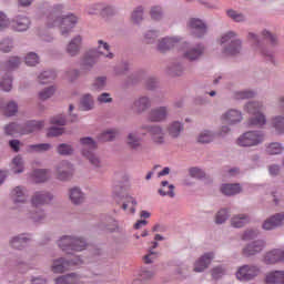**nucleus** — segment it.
Wrapping results in <instances>:
<instances>
[{
	"label": "nucleus",
	"instance_id": "58",
	"mask_svg": "<svg viewBox=\"0 0 284 284\" xmlns=\"http://www.w3.org/2000/svg\"><path fill=\"white\" fill-rule=\"evenodd\" d=\"M258 234H261L258 229H247L243 232L241 239H242V241H252V240L256 239V236H258Z\"/></svg>",
	"mask_w": 284,
	"mask_h": 284
},
{
	"label": "nucleus",
	"instance_id": "21",
	"mask_svg": "<svg viewBox=\"0 0 284 284\" xmlns=\"http://www.w3.org/2000/svg\"><path fill=\"white\" fill-rule=\"evenodd\" d=\"M30 26H32L30 18L20 14L12 20L11 30H14V32H28Z\"/></svg>",
	"mask_w": 284,
	"mask_h": 284
},
{
	"label": "nucleus",
	"instance_id": "43",
	"mask_svg": "<svg viewBox=\"0 0 284 284\" xmlns=\"http://www.w3.org/2000/svg\"><path fill=\"white\" fill-rule=\"evenodd\" d=\"M43 121L31 120L22 125L24 134H32V132H39L44 126Z\"/></svg>",
	"mask_w": 284,
	"mask_h": 284
},
{
	"label": "nucleus",
	"instance_id": "34",
	"mask_svg": "<svg viewBox=\"0 0 284 284\" xmlns=\"http://www.w3.org/2000/svg\"><path fill=\"white\" fill-rule=\"evenodd\" d=\"M250 223V215L245 213L236 214L231 217V226L240 230Z\"/></svg>",
	"mask_w": 284,
	"mask_h": 284
},
{
	"label": "nucleus",
	"instance_id": "40",
	"mask_svg": "<svg viewBox=\"0 0 284 284\" xmlns=\"http://www.w3.org/2000/svg\"><path fill=\"white\" fill-rule=\"evenodd\" d=\"M152 105V102L150 101V98L148 97H141L133 103V110L141 114V112H145L148 108Z\"/></svg>",
	"mask_w": 284,
	"mask_h": 284
},
{
	"label": "nucleus",
	"instance_id": "14",
	"mask_svg": "<svg viewBox=\"0 0 284 284\" xmlns=\"http://www.w3.org/2000/svg\"><path fill=\"white\" fill-rule=\"evenodd\" d=\"M143 130H148L152 143L155 145H164L165 143V131L161 125L142 126Z\"/></svg>",
	"mask_w": 284,
	"mask_h": 284
},
{
	"label": "nucleus",
	"instance_id": "42",
	"mask_svg": "<svg viewBox=\"0 0 284 284\" xmlns=\"http://www.w3.org/2000/svg\"><path fill=\"white\" fill-rule=\"evenodd\" d=\"M271 125L275 131V134L280 136L284 134V115H274L271 119Z\"/></svg>",
	"mask_w": 284,
	"mask_h": 284
},
{
	"label": "nucleus",
	"instance_id": "45",
	"mask_svg": "<svg viewBox=\"0 0 284 284\" xmlns=\"http://www.w3.org/2000/svg\"><path fill=\"white\" fill-rule=\"evenodd\" d=\"M256 97V92L250 89L234 91L232 98L235 101H243L245 99H254Z\"/></svg>",
	"mask_w": 284,
	"mask_h": 284
},
{
	"label": "nucleus",
	"instance_id": "41",
	"mask_svg": "<svg viewBox=\"0 0 284 284\" xmlns=\"http://www.w3.org/2000/svg\"><path fill=\"white\" fill-rule=\"evenodd\" d=\"M80 108L84 112H90L94 108V95L92 93H84L80 99Z\"/></svg>",
	"mask_w": 284,
	"mask_h": 284
},
{
	"label": "nucleus",
	"instance_id": "18",
	"mask_svg": "<svg viewBox=\"0 0 284 284\" xmlns=\"http://www.w3.org/2000/svg\"><path fill=\"white\" fill-rule=\"evenodd\" d=\"M265 240H255L243 247L242 254L244 256H256V254H261L265 250Z\"/></svg>",
	"mask_w": 284,
	"mask_h": 284
},
{
	"label": "nucleus",
	"instance_id": "37",
	"mask_svg": "<svg viewBox=\"0 0 284 284\" xmlns=\"http://www.w3.org/2000/svg\"><path fill=\"white\" fill-rule=\"evenodd\" d=\"M95 50L99 57H105V59H114V53L110 52V44L103 40L98 41V48Z\"/></svg>",
	"mask_w": 284,
	"mask_h": 284
},
{
	"label": "nucleus",
	"instance_id": "9",
	"mask_svg": "<svg viewBox=\"0 0 284 284\" xmlns=\"http://www.w3.org/2000/svg\"><path fill=\"white\" fill-rule=\"evenodd\" d=\"M83 260L81 257H75V260L68 261L63 257H60L58 260H53V263L51 265V270L53 274H63V272H67V270H70L73 265H82Z\"/></svg>",
	"mask_w": 284,
	"mask_h": 284
},
{
	"label": "nucleus",
	"instance_id": "35",
	"mask_svg": "<svg viewBox=\"0 0 284 284\" xmlns=\"http://www.w3.org/2000/svg\"><path fill=\"white\" fill-rule=\"evenodd\" d=\"M142 141H143V139L141 138V134H139V131H132L126 136V144L132 150H139V148H141Z\"/></svg>",
	"mask_w": 284,
	"mask_h": 284
},
{
	"label": "nucleus",
	"instance_id": "50",
	"mask_svg": "<svg viewBox=\"0 0 284 284\" xmlns=\"http://www.w3.org/2000/svg\"><path fill=\"white\" fill-rule=\"evenodd\" d=\"M12 171L14 174H22L26 171V164L23 162V158L21 155H17L12 160Z\"/></svg>",
	"mask_w": 284,
	"mask_h": 284
},
{
	"label": "nucleus",
	"instance_id": "44",
	"mask_svg": "<svg viewBox=\"0 0 284 284\" xmlns=\"http://www.w3.org/2000/svg\"><path fill=\"white\" fill-rule=\"evenodd\" d=\"M216 139V132L205 129L197 135V143H212Z\"/></svg>",
	"mask_w": 284,
	"mask_h": 284
},
{
	"label": "nucleus",
	"instance_id": "4",
	"mask_svg": "<svg viewBox=\"0 0 284 284\" xmlns=\"http://www.w3.org/2000/svg\"><path fill=\"white\" fill-rule=\"evenodd\" d=\"M58 246L67 254H74V252H83L88 247V243L83 237L64 235L58 240Z\"/></svg>",
	"mask_w": 284,
	"mask_h": 284
},
{
	"label": "nucleus",
	"instance_id": "53",
	"mask_svg": "<svg viewBox=\"0 0 284 284\" xmlns=\"http://www.w3.org/2000/svg\"><path fill=\"white\" fill-rule=\"evenodd\" d=\"M230 219V210L220 209L215 214V224L223 225Z\"/></svg>",
	"mask_w": 284,
	"mask_h": 284
},
{
	"label": "nucleus",
	"instance_id": "62",
	"mask_svg": "<svg viewBox=\"0 0 284 284\" xmlns=\"http://www.w3.org/2000/svg\"><path fill=\"white\" fill-rule=\"evenodd\" d=\"M150 16L153 21H161L163 19V9L159 6H154L150 10Z\"/></svg>",
	"mask_w": 284,
	"mask_h": 284
},
{
	"label": "nucleus",
	"instance_id": "22",
	"mask_svg": "<svg viewBox=\"0 0 284 284\" xmlns=\"http://www.w3.org/2000/svg\"><path fill=\"white\" fill-rule=\"evenodd\" d=\"M168 114H170V110L168 106H158L152 109L149 113V120L152 123H161L168 119Z\"/></svg>",
	"mask_w": 284,
	"mask_h": 284
},
{
	"label": "nucleus",
	"instance_id": "54",
	"mask_svg": "<svg viewBox=\"0 0 284 284\" xmlns=\"http://www.w3.org/2000/svg\"><path fill=\"white\" fill-rule=\"evenodd\" d=\"M119 136V129H108L101 133V141H114Z\"/></svg>",
	"mask_w": 284,
	"mask_h": 284
},
{
	"label": "nucleus",
	"instance_id": "28",
	"mask_svg": "<svg viewBox=\"0 0 284 284\" xmlns=\"http://www.w3.org/2000/svg\"><path fill=\"white\" fill-rule=\"evenodd\" d=\"M82 156L87 159V161H89L90 165H92L94 170H101V168H103V162L101 161V158L94 151L84 150Z\"/></svg>",
	"mask_w": 284,
	"mask_h": 284
},
{
	"label": "nucleus",
	"instance_id": "55",
	"mask_svg": "<svg viewBox=\"0 0 284 284\" xmlns=\"http://www.w3.org/2000/svg\"><path fill=\"white\" fill-rule=\"evenodd\" d=\"M57 152L61 156H70L74 154V148L70 144L61 143L57 146Z\"/></svg>",
	"mask_w": 284,
	"mask_h": 284
},
{
	"label": "nucleus",
	"instance_id": "48",
	"mask_svg": "<svg viewBox=\"0 0 284 284\" xmlns=\"http://www.w3.org/2000/svg\"><path fill=\"white\" fill-rule=\"evenodd\" d=\"M184 71L185 67H183L181 62H173L168 67V73L171 74V77H181Z\"/></svg>",
	"mask_w": 284,
	"mask_h": 284
},
{
	"label": "nucleus",
	"instance_id": "59",
	"mask_svg": "<svg viewBox=\"0 0 284 284\" xmlns=\"http://www.w3.org/2000/svg\"><path fill=\"white\" fill-rule=\"evenodd\" d=\"M1 88L3 92H10L12 90V74L7 73L2 77Z\"/></svg>",
	"mask_w": 284,
	"mask_h": 284
},
{
	"label": "nucleus",
	"instance_id": "57",
	"mask_svg": "<svg viewBox=\"0 0 284 284\" xmlns=\"http://www.w3.org/2000/svg\"><path fill=\"white\" fill-rule=\"evenodd\" d=\"M105 85H108V78L99 77L93 81L92 90L101 92V90H104Z\"/></svg>",
	"mask_w": 284,
	"mask_h": 284
},
{
	"label": "nucleus",
	"instance_id": "6",
	"mask_svg": "<svg viewBox=\"0 0 284 284\" xmlns=\"http://www.w3.org/2000/svg\"><path fill=\"white\" fill-rule=\"evenodd\" d=\"M180 52L186 61H199L205 52V45L202 43L190 45V43L184 42L180 45Z\"/></svg>",
	"mask_w": 284,
	"mask_h": 284
},
{
	"label": "nucleus",
	"instance_id": "13",
	"mask_svg": "<svg viewBox=\"0 0 284 284\" xmlns=\"http://www.w3.org/2000/svg\"><path fill=\"white\" fill-rule=\"evenodd\" d=\"M10 196L16 209H19L21 205H26V203H28V192L26 186L13 187L11 190Z\"/></svg>",
	"mask_w": 284,
	"mask_h": 284
},
{
	"label": "nucleus",
	"instance_id": "2",
	"mask_svg": "<svg viewBox=\"0 0 284 284\" xmlns=\"http://www.w3.org/2000/svg\"><path fill=\"white\" fill-rule=\"evenodd\" d=\"M217 41L221 45L223 57H236L243 50V40L239 39V33L234 31L224 32Z\"/></svg>",
	"mask_w": 284,
	"mask_h": 284
},
{
	"label": "nucleus",
	"instance_id": "56",
	"mask_svg": "<svg viewBox=\"0 0 284 284\" xmlns=\"http://www.w3.org/2000/svg\"><path fill=\"white\" fill-rule=\"evenodd\" d=\"M19 112V104L17 102L11 101L3 106V114L6 116H14Z\"/></svg>",
	"mask_w": 284,
	"mask_h": 284
},
{
	"label": "nucleus",
	"instance_id": "17",
	"mask_svg": "<svg viewBox=\"0 0 284 284\" xmlns=\"http://www.w3.org/2000/svg\"><path fill=\"white\" fill-rule=\"evenodd\" d=\"M221 121L227 125H239L243 122V112L237 109H229L221 115Z\"/></svg>",
	"mask_w": 284,
	"mask_h": 284
},
{
	"label": "nucleus",
	"instance_id": "7",
	"mask_svg": "<svg viewBox=\"0 0 284 284\" xmlns=\"http://www.w3.org/2000/svg\"><path fill=\"white\" fill-rule=\"evenodd\" d=\"M54 201V194L50 191H34L30 197V205L39 210L45 205H50Z\"/></svg>",
	"mask_w": 284,
	"mask_h": 284
},
{
	"label": "nucleus",
	"instance_id": "20",
	"mask_svg": "<svg viewBox=\"0 0 284 284\" xmlns=\"http://www.w3.org/2000/svg\"><path fill=\"white\" fill-rule=\"evenodd\" d=\"M283 224L284 213H276L263 222L262 230H265V232H271L272 230H276V227H281Z\"/></svg>",
	"mask_w": 284,
	"mask_h": 284
},
{
	"label": "nucleus",
	"instance_id": "46",
	"mask_svg": "<svg viewBox=\"0 0 284 284\" xmlns=\"http://www.w3.org/2000/svg\"><path fill=\"white\" fill-rule=\"evenodd\" d=\"M54 79H57V72L52 70L44 71L40 73L38 77V81L39 83H41V85H48V83H52Z\"/></svg>",
	"mask_w": 284,
	"mask_h": 284
},
{
	"label": "nucleus",
	"instance_id": "3",
	"mask_svg": "<svg viewBox=\"0 0 284 284\" xmlns=\"http://www.w3.org/2000/svg\"><path fill=\"white\" fill-rule=\"evenodd\" d=\"M265 110V104L261 101H251L244 105V111L248 114H252V118L248 120V125H257L261 128L267 123V118L263 111Z\"/></svg>",
	"mask_w": 284,
	"mask_h": 284
},
{
	"label": "nucleus",
	"instance_id": "1",
	"mask_svg": "<svg viewBox=\"0 0 284 284\" xmlns=\"http://www.w3.org/2000/svg\"><path fill=\"white\" fill-rule=\"evenodd\" d=\"M77 23L79 16L74 13L61 14L59 11H51L45 19L47 28H59L61 37H70Z\"/></svg>",
	"mask_w": 284,
	"mask_h": 284
},
{
	"label": "nucleus",
	"instance_id": "26",
	"mask_svg": "<svg viewBox=\"0 0 284 284\" xmlns=\"http://www.w3.org/2000/svg\"><path fill=\"white\" fill-rule=\"evenodd\" d=\"M260 57L272 65H276V49L274 47H262L258 51Z\"/></svg>",
	"mask_w": 284,
	"mask_h": 284
},
{
	"label": "nucleus",
	"instance_id": "33",
	"mask_svg": "<svg viewBox=\"0 0 284 284\" xmlns=\"http://www.w3.org/2000/svg\"><path fill=\"white\" fill-rule=\"evenodd\" d=\"M29 241H30V235L21 234L12 237L10 241V245L11 247H13V250H23V247L28 245Z\"/></svg>",
	"mask_w": 284,
	"mask_h": 284
},
{
	"label": "nucleus",
	"instance_id": "47",
	"mask_svg": "<svg viewBox=\"0 0 284 284\" xmlns=\"http://www.w3.org/2000/svg\"><path fill=\"white\" fill-rule=\"evenodd\" d=\"M284 145L281 142H272L266 145V153L271 156L283 154Z\"/></svg>",
	"mask_w": 284,
	"mask_h": 284
},
{
	"label": "nucleus",
	"instance_id": "25",
	"mask_svg": "<svg viewBox=\"0 0 284 284\" xmlns=\"http://www.w3.org/2000/svg\"><path fill=\"white\" fill-rule=\"evenodd\" d=\"M282 255L283 248H273L264 254L263 262L265 265H276V263H281Z\"/></svg>",
	"mask_w": 284,
	"mask_h": 284
},
{
	"label": "nucleus",
	"instance_id": "10",
	"mask_svg": "<svg viewBox=\"0 0 284 284\" xmlns=\"http://www.w3.org/2000/svg\"><path fill=\"white\" fill-rule=\"evenodd\" d=\"M55 174L59 181H70L74 175V165L69 161H61L55 165Z\"/></svg>",
	"mask_w": 284,
	"mask_h": 284
},
{
	"label": "nucleus",
	"instance_id": "51",
	"mask_svg": "<svg viewBox=\"0 0 284 284\" xmlns=\"http://www.w3.org/2000/svg\"><path fill=\"white\" fill-rule=\"evenodd\" d=\"M21 65V58L13 55L10 57L3 64L4 70L12 72V70H17Z\"/></svg>",
	"mask_w": 284,
	"mask_h": 284
},
{
	"label": "nucleus",
	"instance_id": "39",
	"mask_svg": "<svg viewBox=\"0 0 284 284\" xmlns=\"http://www.w3.org/2000/svg\"><path fill=\"white\" fill-rule=\"evenodd\" d=\"M4 132L9 136H17V135H23L26 134L23 124H19L17 122L9 123L4 126Z\"/></svg>",
	"mask_w": 284,
	"mask_h": 284
},
{
	"label": "nucleus",
	"instance_id": "30",
	"mask_svg": "<svg viewBox=\"0 0 284 284\" xmlns=\"http://www.w3.org/2000/svg\"><path fill=\"white\" fill-rule=\"evenodd\" d=\"M81 278H82L81 275L71 273V274L57 277L54 280V283L55 284H81L83 283Z\"/></svg>",
	"mask_w": 284,
	"mask_h": 284
},
{
	"label": "nucleus",
	"instance_id": "8",
	"mask_svg": "<svg viewBox=\"0 0 284 284\" xmlns=\"http://www.w3.org/2000/svg\"><path fill=\"white\" fill-rule=\"evenodd\" d=\"M258 274H261V266L246 264L237 268L235 276L237 281L247 282L254 281Z\"/></svg>",
	"mask_w": 284,
	"mask_h": 284
},
{
	"label": "nucleus",
	"instance_id": "60",
	"mask_svg": "<svg viewBox=\"0 0 284 284\" xmlns=\"http://www.w3.org/2000/svg\"><path fill=\"white\" fill-rule=\"evenodd\" d=\"M226 14L229 19H232V21H235V23H243V21H245V16H243V13H240L239 11L230 9L227 10Z\"/></svg>",
	"mask_w": 284,
	"mask_h": 284
},
{
	"label": "nucleus",
	"instance_id": "19",
	"mask_svg": "<svg viewBox=\"0 0 284 284\" xmlns=\"http://www.w3.org/2000/svg\"><path fill=\"white\" fill-rule=\"evenodd\" d=\"M97 61H99V54L97 53V50L91 49L81 59V68L85 72H90L94 65H97Z\"/></svg>",
	"mask_w": 284,
	"mask_h": 284
},
{
	"label": "nucleus",
	"instance_id": "24",
	"mask_svg": "<svg viewBox=\"0 0 284 284\" xmlns=\"http://www.w3.org/2000/svg\"><path fill=\"white\" fill-rule=\"evenodd\" d=\"M265 284H284V270H273L264 277Z\"/></svg>",
	"mask_w": 284,
	"mask_h": 284
},
{
	"label": "nucleus",
	"instance_id": "29",
	"mask_svg": "<svg viewBox=\"0 0 284 284\" xmlns=\"http://www.w3.org/2000/svg\"><path fill=\"white\" fill-rule=\"evenodd\" d=\"M79 148L81 155L83 156V152H94L97 150V141L90 136L81 138L79 141Z\"/></svg>",
	"mask_w": 284,
	"mask_h": 284
},
{
	"label": "nucleus",
	"instance_id": "5",
	"mask_svg": "<svg viewBox=\"0 0 284 284\" xmlns=\"http://www.w3.org/2000/svg\"><path fill=\"white\" fill-rule=\"evenodd\" d=\"M265 141V133L262 131H247L237 138L240 148H256Z\"/></svg>",
	"mask_w": 284,
	"mask_h": 284
},
{
	"label": "nucleus",
	"instance_id": "15",
	"mask_svg": "<svg viewBox=\"0 0 284 284\" xmlns=\"http://www.w3.org/2000/svg\"><path fill=\"white\" fill-rule=\"evenodd\" d=\"M181 43V37L171 36L164 37L158 41V50L159 52H170L173 48H176Z\"/></svg>",
	"mask_w": 284,
	"mask_h": 284
},
{
	"label": "nucleus",
	"instance_id": "23",
	"mask_svg": "<svg viewBox=\"0 0 284 284\" xmlns=\"http://www.w3.org/2000/svg\"><path fill=\"white\" fill-rule=\"evenodd\" d=\"M183 130H185V126L179 120L171 121L166 125V134H169L170 139H179L183 134Z\"/></svg>",
	"mask_w": 284,
	"mask_h": 284
},
{
	"label": "nucleus",
	"instance_id": "27",
	"mask_svg": "<svg viewBox=\"0 0 284 284\" xmlns=\"http://www.w3.org/2000/svg\"><path fill=\"white\" fill-rule=\"evenodd\" d=\"M69 199L73 205H81L85 202V193L79 186H73L69 190Z\"/></svg>",
	"mask_w": 284,
	"mask_h": 284
},
{
	"label": "nucleus",
	"instance_id": "31",
	"mask_svg": "<svg viewBox=\"0 0 284 284\" xmlns=\"http://www.w3.org/2000/svg\"><path fill=\"white\" fill-rule=\"evenodd\" d=\"M220 190L225 196H236V194L243 192V187L239 183L222 184Z\"/></svg>",
	"mask_w": 284,
	"mask_h": 284
},
{
	"label": "nucleus",
	"instance_id": "36",
	"mask_svg": "<svg viewBox=\"0 0 284 284\" xmlns=\"http://www.w3.org/2000/svg\"><path fill=\"white\" fill-rule=\"evenodd\" d=\"M158 194H160V196H169L170 199H174V196H176V193H174V184H170L169 181H162L160 189L158 190Z\"/></svg>",
	"mask_w": 284,
	"mask_h": 284
},
{
	"label": "nucleus",
	"instance_id": "11",
	"mask_svg": "<svg viewBox=\"0 0 284 284\" xmlns=\"http://www.w3.org/2000/svg\"><path fill=\"white\" fill-rule=\"evenodd\" d=\"M189 28L193 37H196L197 39H203V37L207 34V24L202 19H199V18L190 19Z\"/></svg>",
	"mask_w": 284,
	"mask_h": 284
},
{
	"label": "nucleus",
	"instance_id": "16",
	"mask_svg": "<svg viewBox=\"0 0 284 284\" xmlns=\"http://www.w3.org/2000/svg\"><path fill=\"white\" fill-rule=\"evenodd\" d=\"M83 48V36L75 34L67 44L65 52L69 57H79Z\"/></svg>",
	"mask_w": 284,
	"mask_h": 284
},
{
	"label": "nucleus",
	"instance_id": "64",
	"mask_svg": "<svg viewBox=\"0 0 284 284\" xmlns=\"http://www.w3.org/2000/svg\"><path fill=\"white\" fill-rule=\"evenodd\" d=\"M159 38V31L149 30L144 33V43H153Z\"/></svg>",
	"mask_w": 284,
	"mask_h": 284
},
{
	"label": "nucleus",
	"instance_id": "52",
	"mask_svg": "<svg viewBox=\"0 0 284 284\" xmlns=\"http://www.w3.org/2000/svg\"><path fill=\"white\" fill-rule=\"evenodd\" d=\"M45 210L43 209H38L33 212L29 213V219L33 222V223H43V221H45Z\"/></svg>",
	"mask_w": 284,
	"mask_h": 284
},
{
	"label": "nucleus",
	"instance_id": "12",
	"mask_svg": "<svg viewBox=\"0 0 284 284\" xmlns=\"http://www.w3.org/2000/svg\"><path fill=\"white\" fill-rule=\"evenodd\" d=\"M214 252H206L202 256H200L193 264V272L201 274L212 265V261H214Z\"/></svg>",
	"mask_w": 284,
	"mask_h": 284
},
{
	"label": "nucleus",
	"instance_id": "61",
	"mask_svg": "<svg viewBox=\"0 0 284 284\" xmlns=\"http://www.w3.org/2000/svg\"><path fill=\"white\" fill-rule=\"evenodd\" d=\"M26 65H29L30 68L34 65H39V55L34 52H30L24 58Z\"/></svg>",
	"mask_w": 284,
	"mask_h": 284
},
{
	"label": "nucleus",
	"instance_id": "49",
	"mask_svg": "<svg viewBox=\"0 0 284 284\" xmlns=\"http://www.w3.org/2000/svg\"><path fill=\"white\" fill-rule=\"evenodd\" d=\"M54 92H57V87L54 85L47 87L41 91H39L38 99L40 101H48V99H52V97H54Z\"/></svg>",
	"mask_w": 284,
	"mask_h": 284
},
{
	"label": "nucleus",
	"instance_id": "63",
	"mask_svg": "<svg viewBox=\"0 0 284 284\" xmlns=\"http://www.w3.org/2000/svg\"><path fill=\"white\" fill-rule=\"evenodd\" d=\"M154 271L150 270V268H142L138 276L142 280V281H150L151 278H154Z\"/></svg>",
	"mask_w": 284,
	"mask_h": 284
},
{
	"label": "nucleus",
	"instance_id": "32",
	"mask_svg": "<svg viewBox=\"0 0 284 284\" xmlns=\"http://www.w3.org/2000/svg\"><path fill=\"white\" fill-rule=\"evenodd\" d=\"M29 178L33 183H45V181L50 179V171L45 169H38L30 173Z\"/></svg>",
	"mask_w": 284,
	"mask_h": 284
},
{
	"label": "nucleus",
	"instance_id": "38",
	"mask_svg": "<svg viewBox=\"0 0 284 284\" xmlns=\"http://www.w3.org/2000/svg\"><path fill=\"white\" fill-rule=\"evenodd\" d=\"M136 199L132 197V195H126L122 203V210L126 212V214H136Z\"/></svg>",
	"mask_w": 284,
	"mask_h": 284
}]
</instances>
